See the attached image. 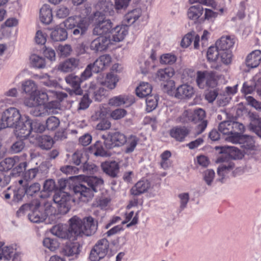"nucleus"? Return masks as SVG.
I'll list each match as a JSON object with an SVG mask.
<instances>
[{"label":"nucleus","mask_w":261,"mask_h":261,"mask_svg":"<svg viewBox=\"0 0 261 261\" xmlns=\"http://www.w3.org/2000/svg\"><path fill=\"white\" fill-rule=\"evenodd\" d=\"M228 141L234 143L239 144L244 148L245 153L250 149L254 148L255 140L254 137L249 135H241L240 133H235L231 134L228 138Z\"/></svg>","instance_id":"9"},{"label":"nucleus","mask_w":261,"mask_h":261,"mask_svg":"<svg viewBox=\"0 0 261 261\" xmlns=\"http://www.w3.org/2000/svg\"><path fill=\"white\" fill-rule=\"evenodd\" d=\"M42 149L48 150L51 148L54 144L53 138L46 135H36V141L34 142Z\"/></svg>","instance_id":"27"},{"label":"nucleus","mask_w":261,"mask_h":261,"mask_svg":"<svg viewBox=\"0 0 261 261\" xmlns=\"http://www.w3.org/2000/svg\"><path fill=\"white\" fill-rule=\"evenodd\" d=\"M56 188L55 182L53 179L46 180L43 185V191L41 193L40 197L46 198L49 196V194Z\"/></svg>","instance_id":"42"},{"label":"nucleus","mask_w":261,"mask_h":261,"mask_svg":"<svg viewBox=\"0 0 261 261\" xmlns=\"http://www.w3.org/2000/svg\"><path fill=\"white\" fill-rule=\"evenodd\" d=\"M139 141V138L135 135H131L126 137L124 152L126 153L133 152L135 150Z\"/></svg>","instance_id":"37"},{"label":"nucleus","mask_w":261,"mask_h":261,"mask_svg":"<svg viewBox=\"0 0 261 261\" xmlns=\"http://www.w3.org/2000/svg\"><path fill=\"white\" fill-rule=\"evenodd\" d=\"M246 154L250 155V158L254 159L255 161L261 160V150L256 146H255L254 148L248 151Z\"/></svg>","instance_id":"64"},{"label":"nucleus","mask_w":261,"mask_h":261,"mask_svg":"<svg viewBox=\"0 0 261 261\" xmlns=\"http://www.w3.org/2000/svg\"><path fill=\"white\" fill-rule=\"evenodd\" d=\"M18 155L7 158L0 162V171H7L13 168L18 161Z\"/></svg>","instance_id":"36"},{"label":"nucleus","mask_w":261,"mask_h":261,"mask_svg":"<svg viewBox=\"0 0 261 261\" xmlns=\"http://www.w3.org/2000/svg\"><path fill=\"white\" fill-rule=\"evenodd\" d=\"M80 245L77 242L67 243L63 249L64 254L73 258L76 257L79 254Z\"/></svg>","instance_id":"31"},{"label":"nucleus","mask_w":261,"mask_h":261,"mask_svg":"<svg viewBox=\"0 0 261 261\" xmlns=\"http://www.w3.org/2000/svg\"><path fill=\"white\" fill-rule=\"evenodd\" d=\"M57 51L60 57L66 58L71 55L72 48L69 44H61L58 46Z\"/></svg>","instance_id":"46"},{"label":"nucleus","mask_w":261,"mask_h":261,"mask_svg":"<svg viewBox=\"0 0 261 261\" xmlns=\"http://www.w3.org/2000/svg\"><path fill=\"white\" fill-rule=\"evenodd\" d=\"M41 209L40 203L37 200L31 202V212L28 214L30 221L36 223H41L47 217L55 214V208L49 203L45 204L44 212L41 211Z\"/></svg>","instance_id":"5"},{"label":"nucleus","mask_w":261,"mask_h":261,"mask_svg":"<svg viewBox=\"0 0 261 261\" xmlns=\"http://www.w3.org/2000/svg\"><path fill=\"white\" fill-rule=\"evenodd\" d=\"M24 121L21 124H17L16 127V136L21 139L28 137L31 131L42 133L45 129V126L38 120H31L27 115H22Z\"/></svg>","instance_id":"3"},{"label":"nucleus","mask_w":261,"mask_h":261,"mask_svg":"<svg viewBox=\"0 0 261 261\" xmlns=\"http://www.w3.org/2000/svg\"><path fill=\"white\" fill-rule=\"evenodd\" d=\"M196 83L201 89L204 88L205 86L214 88L218 85V79L214 71H198L197 72Z\"/></svg>","instance_id":"8"},{"label":"nucleus","mask_w":261,"mask_h":261,"mask_svg":"<svg viewBox=\"0 0 261 261\" xmlns=\"http://www.w3.org/2000/svg\"><path fill=\"white\" fill-rule=\"evenodd\" d=\"M53 200L58 204L62 213H67L70 210L71 196L67 193L58 191L55 193Z\"/></svg>","instance_id":"12"},{"label":"nucleus","mask_w":261,"mask_h":261,"mask_svg":"<svg viewBox=\"0 0 261 261\" xmlns=\"http://www.w3.org/2000/svg\"><path fill=\"white\" fill-rule=\"evenodd\" d=\"M79 64V60L74 58H70L61 63L58 69L64 72H69L75 69Z\"/></svg>","instance_id":"26"},{"label":"nucleus","mask_w":261,"mask_h":261,"mask_svg":"<svg viewBox=\"0 0 261 261\" xmlns=\"http://www.w3.org/2000/svg\"><path fill=\"white\" fill-rule=\"evenodd\" d=\"M69 225L59 224L53 227L51 232L54 236L63 239H75L77 238L74 222L72 218L69 220Z\"/></svg>","instance_id":"7"},{"label":"nucleus","mask_w":261,"mask_h":261,"mask_svg":"<svg viewBox=\"0 0 261 261\" xmlns=\"http://www.w3.org/2000/svg\"><path fill=\"white\" fill-rule=\"evenodd\" d=\"M202 175L206 184L208 186H211L215 176V171L212 169H206L203 171Z\"/></svg>","instance_id":"52"},{"label":"nucleus","mask_w":261,"mask_h":261,"mask_svg":"<svg viewBox=\"0 0 261 261\" xmlns=\"http://www.w3.org/2000/svg\"><path fill=\"white\" fill-rule=\"evenodd\" d=\"M25 185V190L27 194L32 196L34 194L39 192L40 190V186L38 183H34L28 186L27 184Z\"/></svg>","instance_id":"62"},{"label":"nucleus","mask_w":261,"mask_h":261,"mask_svg":"<svg viewBox=\"0 0 261 261\" xmlns=\"http://www.w3.org/2000/svg\"><path fill=\"white\" fill-rule=\"evenodd\" d=\"M40 19L45 24H49L53 20L52 10L47 4L44 5L40 10Z\"/></svg>","instance_id":"30"},{"label":"nucleus","mask_w":261,"mask_h":261,"mask_svg":"<svg viewBox=\"0 0 261 261\" xmlns=\"http://www.w3.org/2000/svg\"><path fill=\"white\" fill-rule=\"evenodd\" d=\"M111 33L112 37L111 41L120 42L122 41L128 33L127 25H118L112 29Z\"/></svg>","instance_id":"23"},{"label":"nucleus","mask_w":261,"mask_h":261,"mask_svg":"<svg viewBox=\"0 0 261 261\" xmlns=\"http://www.w3.org/2000/svg\"><path fill=\"white\" fill-rule=\"evenodd\" d=\"M26 158L27 155L25 154L18 156V161L16 162V164L13 169L14 173H20L25 169L27 166Z\"/></svg>","instance_id":"43"},{"label":"nucleus","mask_w":261,"mask_h":261,"mask_svg":"<svg viewBox=\"0 0 261 261\" xmlns=\"http://www.w3.org/2000/svg\"><path fill=\"white\" fill-rule=\"evenodd\" d=\"M59 119L57 117L53 116L47 119L45 128L48 130H54L59 126Z\"/></svg>","instance_id":"55"},{"label":"nucleus","mask_w":261,"mask_h":261,"mask_svg":"<svg viewBox=\"0 0 261 261\" xmlns=\"http://www.w3.org/2000/svg\"><path fill=\"white\" fill-rule=\"evenodd\" d=\"M111 61L109 55L100 56L93 64V71L96 73L102 71L110 66Z\"/></svg>","instance_id":"20"},{"label":"nucleus","mask_w":261,"mask_h":261,"mask_svg":"<svg viewBox=\"0 0 261 261\" xmlns=\"http://www.w3.org/2000/svg\"><path fill=\"white\" fill-rule=\"evenodd\" d=\"M171 156V152L168 150L164 151L161 154L160 165L163 169H167L171 166V163L169 159Z\"/></svg>","instance_id":"49"},{"label":"nucleus","mask_w":261,"mask_h":261,"mask_svg":"<svg viewBox=\"0 0 261 261\" xmlns=\"http://www.w3.org/2000/svg\"><path fill=\"white\" fill-rule=\"evenodd\" d=\"M82 20L81 18L77 16L69 17L64 21V26L67 29L71 30L74 28L79 24V22Z\"/></svg>","instance_id":"51"},{"label":"nucleus","mask_w":261,"mask_h":261,"mask_svg":"<svg viewBox=\"0 0 261 261\" xmlns=\"http://www.w3.org/2000/svg\"><path fill=\"white\" fill-rule=\"evenodd\" d=\"M130 0H115V6L110 2L101 1L96 5V8L100 10L99 12L95 13V15L98 14L103 15L112 16L114 14V8L117 10L125 8L127 7Z\"/></svg>","instance_id":"6"},{"label":"nucleus","mask_w":261,"mask_h":261,"mask_svg":"<svg viewBox=\"0 0 261 261\" xmlns=\"http://www.w3.org/2000/svg\"><path fill=\"white\" fill-rule=\"evenodd\" d=\"M16 249L14 245L6 244L3 241L0 240V261L2 259L10 260L16 254Z\"/></svg>","instance_id":"18"},{"label":"nucleus","mask_w":261,"mask_h":261,"mask_svg":"<svg viewBox=\"0 0 261 261\" xmlns=\"http://www.w3.org/2000/svg\"><path fill=\"white\" fill-rule=\"evenodd\" d=\"M204 115H182V117L180 118L179 122L182 123H188L187 119L189 120H191L194 123H198L197 129L198 132L197 134L202 133L207 125L206 120H205L203 117Z\"/></svg>","instance_id":"14"},{"label":"nucleus","mask_w":261,"mask_h":261,"mask_svg":"<svg viewBox=\"0 0 261 261\" xmlns=\"http://www.w3.org/2000/svg\"><path fill=\"white\" fill-rule=\"evenodd\" d=\"M94 39L90 43V48L95 52L102 51L106 50L111 43L109 37L100 36Z\"/></svg>","instance_id":"15"},{"label":"nucleus","mask_w":261,"mask_h":261,"mask_svg":"<svg viewBox=\"0 0 261 261\" xmlns=\"http://www.w3.org/2000/svg\"><path fill=\"white\" fill-rule=\"evenodd\" d=\"M22 88L25 93L31 96L37 90V87L33 81L28 80L22 84Z\"/></svg>","instance_id":"50"},{"label":"nucleus","mask_w":261,"mask_h":261,"mask_svg":"<svg viewBox=\"0 0 261 261\" xmlns=\"http://www.w3.org/2000/svg\"><path fill=\"white\" fill-rule=\"evenodd\" d=\"M152 91V87L148 83L142 82L136 88V94L140 97H144L150 96Z\"/></svg>","instance_id":"38"},{"label":"nucleus","mask_w":261,"mask_h":261,"mask_svg":"<svg viewBox=\"0 0 261 261\" xmlns=\"http://www.w3.org/2000/svg\"><path fill=\"white\" fill-rule=\"evenodd\" d=\"M174 70L172 67L159 69L156 73V79L160 81L168 82L174 74Z\"/></svg>","instance_id":"32"},{"label":"nucleus","mask_w":261,"mask_h":261,"mask_svg":"<svg viewBox=\"0 0 261 261\" xmlns=\"http://www.w3.org/2000/svg\"><path fill=\"white\" fill-rule=\"evenodd\" d=\"M22 115H2L1 124L2 128L14 127L16 135V127L17 124H21L24 121Z\"/></svg>","instance_id":"16"},{"label":"nucleus","mask_w":261,"mask_h":261,"mask_svg":"<svg viewBox=\"0 0 261 261\" xmlns=\"http://www.w3.org/2000/svg\"><path fill=\"white\" fill-rule=\"evenodd\" d=\"M119 81V77L117 75L113 72L108 73L104 81L100 82V84L110 90L114 89Z\"/></svg>","instance_id":"34"},{"label":"nucleus","mask_w":261,"mask_h":261,"mask_svg":"<svg viewBox=\"0 0 261 261\" xmlns=\"http://www.w3.org/2000/svg\"><path fill=\"white\" fill-rule=\"evenodd\" d=\"M38 172V169L37 168H34L30 169L27 171L24 175V179H20L18 182L20 185H22L24 182L26 184V182L28 180L33 179L36 176Z\"/></svg>","instance_id":"48"},{"label":"nucleus","mask_w":261,"mask_h":261,"mask_svg":"<svg viewBox=\"0 0 261 261\" xmlns=\"http://www.w3.org/2000/svg\"><path fill=\"white\" fill-rule=\"evenodd\" d=\"M134 215V213L133 211L129 212L128 214L126 215L125 220L123 221L122 222V223H127L132 220L131 222L127 224V227H129L133 225L136 224L138 221V212L135 214V216Z\"/></svg>","instance_id":"53"},{"label":"nucleus","mask_w":261,"mask_h":261,"mask_svg":"<svg viewBox=\"0 0 261 261\" xmlns=\"http://www.w3.org/2000/svg\"><path fill=\"white\" fill-rule=\"evenodd\" d=\"M65 81L67 84L73 88V90L70 92L71 95H81L82 94L83 90L81 88V84L83 81L81 77L70 74L65 78Z\"/></svg>","instance_id":"17"},{"label":"nucleus","mask_w":261,"mask_h":261,"mask_svg":"<svg viewBox=\"0 0 261 261\" xmlns=\"http://www.w3.org/2000/svg\"><path fill=\"white\" fill-rule=\"evenodd\" d=\"M231 120H225L219 124V131L223 135H229L227 138L228 140L229 137L231 136L232 134L235 133L236 132H232L231 129V124H230Z\"/></svg>","instance_id":"44"},{"label":"nucleus","mask_w":261,"mask_h":261,"mask_svg":"<svg viewBox=\"0 0 261 261\" xmlns=\"http://www.w3.org/2000/svg\"><path fill=\"white\" fill-rule=\"evenodd\" d=\"M67 33L64 28H56L52 31L50 34L51 39L55 41H62L67 38Z\"/></svg>","instance_id":"39"},{"label":"nucleus","mask_w":261,"mask_h":261,"mask_svg":"<svg viewBox=\"0 0 261 261\" xmlns=\"http://www.w3.org/2000/svg\"><path fill=\"white\" fill-rule=\"evenodd\" d=\"M103 180L96 176H90L86 181L79 184L74 187L73 190L75 195L83 201L93 197L94 192L103 184Z\"/></svg>","instance_id":"2"},{"label":"nucleus","mask_w":261,"mask_h":261,"mask_svg":"<svg viewBox=\"0 0 261 261\" xmlns=\"http://www.w3.org/2000/svg\"><path fill=\"white\" fill-rule=\"evenodd\" d=\"M224 64L227 65L231 63L232 55L229 50H220L219 58Z\"/></svg>","instance_id":"59"},{"label":"nucleus","mask_w":261,"mask_h":261,"mask_svg":"<svg viewBox=\"0 0 261 261\" xmlns=\"http://www.w3.org/2000/svg\"><path fill=\"white\" fill-rule=\"evenodd\" d=\"M194 94V88L187 84L179 86L176 90L175 97L180 99L191 98Z\"/></svg>","instance_id":"21"},{"label":"nucleus","mask_w":261,"mask_h":261,"mask_svg":"<svg viewBox=\"0 0 261 261\" xmlns=\"http://www.w3.org/2000/svg\"><path fill=\"white\" fill-rule=\"evenodd\" d=\"M72 221L74 222L76 236L78 237L91 236L94 234L98 227L97 222L91 216L85 217L83 219L75 216L72 217Z\"/></svg>","instance_id":"4"},{"label":"nucleus","mask_w":261,"mask_h":261,"mask_svg":"<svg viewBox=\"0 0 261 261\" xmlns=\"http://www.w3.org/2000/svg\"><path fill=\"white\" fill-rule=\"evenodd\" d=\"M190 133V129L186 126H175L170 130V136L178 142H183Z\"/></svg>","instance_id":"22"},{"label":"nucleus","mask_w":261,"mask_h":261,"mask_svg":"<svg viewBox=\"0 0 261 261\" xmlns=\"http://www.w3.org/2000/svg\"><path fill=\"white\" fill-rule=\"evenodd\" d=\"M134 98L125 95L114 96L109 99V104L112 106L119 107L123 105L129 106L134 102Z\"/></svg>","instance_id":"24"},{"label":"nucleus","mask_w":261,"mask_h":261,"mask_svg":"<svg viewBox=\"0 0 261 261\" xmlns=\"http://www.w3.org/2000/svg\"><path fill=\"white\" fill-rule=\"evenodd\" d=\"M261 61V51L255 50L250 53L246 57V66L252 68L257 67Z\"/></svg>","instance_id":"25"},{"label":"nucleus","mask_w":261,"mask_h":261,"mask_svg":"<svg viewBox=\"0 0 261 261\" xmlns=\"http://www.w3.org/2000/svg\"><path fill=\"white\" fill-rule=\"evenodd\" d=\"M48 99L47 92L43 90H36L28 99L24 101L25 105L29 107H36V109L40 112L41 109L44 111L40 112L39 114H57L59 113L60 103L59 101H51L48 103L46 102Z\"/></svg>","instance_id":"1"},{"label":"nucleus","mask_w":261,"mask_h":261,"mask_svg":"<svg viewBox=\"0 0 261 261\" xmlns=\"http://www.w3.org/2000/svg\"><path fill=\"white\" fill-rule=\"evenodd\" d=\"M234 41L229 36H223L216 43L220 50H228L234 45Z\"/></svg>","instance_id":"35"},{"label":"nucleus","mask_w":261,"mask_h":261,"mask_svg":"<svg viewBox=\"0 0 261 261\" xmlns=\"http://www.w3.org/2000/svg\"><path fill=\"white\" fill-rule=\"evenodd\" d=\"M149 187L150 183L148 180H140L131 189L130 192L134 195H139L147 191Z\"/></svg>","instance_id":"33"},{"label":"nucleus","mask_w":261,"mask_h":261,"mask_svg":"<svg viewBox=\"0 0 261 261\" xmlns=\"http://www.w3.org/2000/svg\"><path fill=\"white\" fill-rule=\"evenodd\" d=\"M109 242L106 239L99 240L92 249L89 258L92 261H99L107 254Z\"/></svg>","instance_id":"10"},{"label":"nucleus","mask_w":261,"mask_h":261,"mask_svg":"<svg viewBox=\"0 0 261 261\" xmlns=\"http://www.w3.org/2000/svg\"><path fill=\"white\" fill-rule=\"evenodd\" d=\"M220 50L216 46H211L208 48L207 51V59L210 62L216 61L219 59Z\"/></svg>","instance_id":"47"},{"label":"nucleus","mask_w":261,"mask_h":261,"mask_svg":"<svg viewBox=\"0 0 261 261\" xmlns=\"http://www.w3.org/2000/svg\"><path fill=\"white\" fill-rule=\"evenodd\" d=\"M176 61V56L171 54H165L160 58V63L162 64H173Z\"/></svg>","instance_id":"58"},{"label":"nucleus","mask_w":261,"mask_h":261,"mask_svg":"<svg viewBox=\"0 0 261 261\" xmlns=\"http://www.w3.org/2000/svg\"><path fill=\"white\" fill-rule=\"evenodd\" d=\"M234 165L231 162H224L221 164L217 168V174L219 176L218 180L223 182L225 178L232 172Z\"/></svg>","instance_id":"19"},{"label":"nucleus","mask_w":261,"mask_h":261,"mask_svg":"<svg viewBox=\"0 0 261 261\" xmlns=\"http://www.w3.org/2000/svg\"><path fill=\"white\" fill-rule=\"evenodd\" d=\"M146 111L149 113L155 109L158 105V100L155 96L150 95L146 98Z\"/></svg>","instance_id":"54"},{"label":"nucleus","mask_w":261,"mask_h":261,"mask_svg":"<svg viewBox=\"0 0 261 261\" xmlns=\"http://www.w3.org/2000/svg\"><path fill=\"white\" fill-rule=\"evenodd\" d=\"M101 166L103 172L112 177L116 176L119 172V166L115 161L106 162Z\"/></svg>","instance_id":"28"},{"label":"nucleus","mask_w":261,"mask_h":261,"mask_svg":"<svg viewBox=\"0 0 261 261\" xmlns=\"http://www.w3.org/2000/svg\"><path fill=\"white\" fill-rule=\"evenodd\" d=\"M250 122L248 126L250 130L261 138V119L259 115H249Z\"/></svg>","instance_id":"29"},{"label":"nucleus","mask_w":261,"mask_h":261,"mask_svg":"<svg viewBox=\"0 0 261 261\" xmlns=\"http://www.w3.org/2000/svg\"><path fill=\"white\" fill-rule=\"evenodd\" d=\"M113 23L110 19L101 17L95 23L93 33L96 35L104 36L111 33L112 30Z\"/></svg>","instance_id":"13"},{"label":"nucleus","mask_w":261,"mask_h":261,"mask_svg":"<svg viewBox=\"0 0 261 261\" xmlns=\"http://www.w3.org/2000/svg\"><path fill=\"white\" fill-rule=\"evenodd\" d=\"M105 146L109 149L124 145L126 141V136L119 132L109 133L107 137L102 136Z\"/></svg>","instance_id":"11"},{"label":"nucleus","mask_w":261,"mask_h":261,"mask_svg":"<svg viewBox=\"0 0 261 261\" xmlns=\"http://www.w3.org/2000/svg\"><path fill=\"white\" fill-rule=\"evenodd\" d=\"M179 200L180 206L181 210L185 209L189 201L190 196L188 193H181L178 195Z\"/></svg>","instance_id":"60"},{"label":"nucleus","mask_w":261,"mask_h":261,"mask_svg":"<svg viewBox=\"0 0 261 261\" xmlns=\"http://www.w3.org/2000/svg\"><path fill=\"white\" fill-rule=\"evenodd\" d=\"M141 14L142 10L141 9H135L125 15L124 20L128 24H132L139 19Z\"/></svg>","instance_id":"41"},{"label":"nucleus","mask_w":261,"mask_h":261,"mask_svg":"<svg viewBox=\"0 0 261 261\" xmlns=\"http://www.w3.org/2000/svg\"><path fill=\"white\" fill-rule=\"evenodd\" d=\"M31 65L37 68H43L45 66V59L37 55L34 54L30 57Z\"/></svg>","instance_id":"45"},{"label":"nucleus","mask_w":261,"mask_h":261,"mask_svg":"<svg viewBox=\"0 0 261 261\" xmlns=\"http://www.w3.org/2000/svg\"><path fill=\"white\" fill-rule=\"evenodd\" d=\"M108 93L103 88H99L94 91L93 98L95 101H101L108 95Z\"/></svg>","instance_id":"56"},{"label":"nucleus","mask_w":261,"mask_h":261,"mask_svg":"<svg viewBox=\"0 0 261 261\" xmlns=\"http://www.w3.org/2000/svg\"><path fill=\"white\" fill-rule=\"evenodd\" d=\"M21 187L18 188L17 190L14 191L13 200L16 202L20 201L25 194V185H20Z\"/></svg>","instance_id":"57"},{"label":"nucleus","mask_w":261,"mask_h":261,"mask_svg":"<svg viewBox=\"0 0 261 261\" xmlns=\"http://www.w3.org/2000/svg\"><path fill=\"white\" fill-rule=\"evenodd\" d=\"M43 244L45 247L52 251L55 250L58 247L57 241L49 238H45L43 241Z\"/></svg>","instance_id":"61"},{"label":"nucleus","mask_w":261,"mask_h":261,"mask_svg":"<svg viewBox=\"0 0 261 261\" xmlns=\"http://www.w3.org/2000/svg\"><path fill=\"white\" fill-rule=\"evenodd\" d=\"M203 11V8L201 5L192 6L188 9V18L192 20H196L202 15Z\"/></svg>","instance_id":"40"},{"label":"nucleus","mask_w":261,"mask_h":261,"mask_svg":"<svg viewBox=\"0 0 261 261\" xmlns=\"http://www.w3.org/2000/svg\"><path fill=\"white\" fill-rule=\"evenodd\" d=\"M75 27L77 28L73 31V34L74 35H83L85 33L87 30V27L84 23L83 20L79 22V24Z\"/></svg>","instance_id":"63"}]
</instances>
